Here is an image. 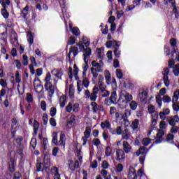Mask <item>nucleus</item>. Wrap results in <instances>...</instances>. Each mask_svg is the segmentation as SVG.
I'll return each instance as SVG.
<instances>
[{
    "label": "nucleus",
    "instance_id": "f257e3e1",
    "mask_svg": "<svg viewBox=\"0 0 179 179\" xmlns=\"http://www.w3.org/2000/svg\"><path fill=\"white\" fill-rule=\"evenodd\" d=\"M77 45L80 52H83V60L85 64L83 65V76H86V72H87V69H89L87 62H89V58H90V55H92V49L89 48V45H90V39L84 36L83 40L80 41Z\"/></svg>",
    "mask_w": 179,
    "mask_h": 179
},
{
    "label": "nucleus",
    "instance_id": "f03ea898",
    "mask_svg": "<svg viewBox=\"0 0 179 179\" xmlns=\"http://www.w3.org/2000/svg\"><path fill=\"white\" fill-rule=\"evenodd\" d=\"M50 80H51V73L48 72L46 73V76L45 78V82H46L45 84V88L48 93L49 97H52L55 92V87L52 85V83H50Z\"/></svg>",
    "mask_w": 179,
    "mask_h": 179
},
{
    "label": "nucleus",
    "instance_id": "7ed1b4c3",
    "mask_svg": "<svg viewBox=\"0 0 179 179\" xmlns=\"http://www.w3.org/2000/svg\"><path fill=\"white\" fill-rule=\"evenodd\" d=\"M66 141V138L65 136V133L61 132L59 136V140L58 141V134L54 132L52 134V143H54L55 146H63L65 148V142Z\"/></svg>",
    "mask_w": 179,
    "mask_h": 179
},
{
    "label": "nucleus",
    "instance_id": "20e7f679",
    "mask_svg": "<svg viewBox=\"0 0 179 179\" xmlns=\"http://www.w3.org/2000/svg\"><path fill=\"white\" fill-rule=\"evenodd\" d=\"M90 86V81L86 76H83V80H77V92L78 94H80V92L83 91L84 87L87 89Z\"/></svg>",
    "mask_w": 179,
    "mask_h": 179
},
{
    "label": "nucleus",
    "instance_id": "39448f33",
    "mask_svg": "<svg viewBox=\"0 0 179 179\" xmlns=\"http://www.w3.org/2000/svg\"><path fill=\"white\" fill-rule=\"evenodd\" d=\"M134 99V96L127 91H121L119 97V103L120 104H124L123 107H126L127 104L131 101Z\"/></svg>",
    "mask_w": 179,
    "mask_h": 179
},
{
    "label": "nucleus",
    "instance_id": "423d86ee",
    "mask_svg": "<svg viewBox=\"0 0 179 179\" xmlns=\"http://www.w3.org/2000/svg\"><path fill=\"white\" fill-rule=\"evenodd\" d=\"M52 73V80L53 82L54 86H57L58 80H62V76H64V71L61 69H52L51 71Z\"/></svg>",
    "mask_w": 179,
    "mask_h": 179
},
{
    "label": "nucleus",
    "instance_id": "0eeeda50",
    "mask_svg": "<svg viewBox=\"0 0 179 179\" xmlns=\"http://www.w3.org/2000/svg\"><path fill=\"white\" fill-rule=\"evenodd\" d=\"M80 110V106L78 103L74 101H70L66 106V113H79Z\"/></svg>",
    "mask_w": 179,
    "mask_h": 179
},
{
    "label": "nucleus",
    "instance_id": "6e6552de",
    "mask_svg": "<svg viewBox=\"0 0 179 179\" xmlns=\"http://www.w3.org/2000/svg\"><path fill=\"white\" fill-rule=\"evenodd\" d=\"M178 97H179V89L176 90L174 92L172 101L173 103L172 107L174 111H179V102H178Z\"/></svg>",
    "mask_w": 179,
    "mask_h": 179
},
{
    "label": "nucleus",
    "instance_id": "1a4fd4ad",
    "mask_svg": "<svg viewBox=\"0 0 179 179\" xmlns=\"http://www.w3.org/2000/svg\"><path fill=\"white\" fill-rule=\"evenodd\" d=\"M79 73V69L76 64L73 65V71L72 70V67H69V76L70 79H73V77L76 79H78V73Z\"/></svg>",
    "mask_w": 179,
    "mask_h": 179
},
{
    "label": "nucleus",
    "instance_id": "9d476101",
    "mask_svg": "<svg viewBox=\"0 0 179 179\" xmlns=\"http://www.w3.org/2000/svg\"><path fill=\"white\" fill-rule=\"evenodd\" d=\"M92 134V129L89 127L85 128V131H84V136L82 138L83 145L85 146L86 143H87V139L90 138V134Z\"/></svg>",
    "mask_w": 179,
    "mask_h": 179
},
{
    "label": "nucleus",
    "instance_id": "9b49d317",
    "mask_svg": "<svg viewBox=\"0 0 179 179\" xmlns=\"http://www.w3.org/2000/svg\"><path fill=\"white\" fill-rule=\"evenodd\" d=\"M166 121H168L169 125H171V127H174L176 126V124L178 122L179 117L178 115L170 116L167 117Z\"/></svg>",
    "mask_w": 179,
    "mask_h": 179
},
{
    "label": "nucleus",
    "instance_id": "f8f14e48",
    "mask_svg": "<svg viewBox=\"0 0 179 179\" xmlns=\"http://www.w3.org/2000/svg\"><path fill=\"white\" fill-rule=\"evenodd\" d=\"M122 146L124 153H131V152H132V146H131V144L128 143V141H123Z\"/></svg>",
    "mask_w": 179,
    "mask_h": 179
},
{
    "label": "nucleus",
    "instance_id": "ddd939ff",
    "mask_svg": "<svg viewBox=\"0 0 179 179\" xmlns=\"http://www.w3.org/2000/svg\"><path fill=\"white\" fill-rule=\"evenodd\" d=\"M125 159V152L121 149L116 150V160L120 162V160H124Z\"/></svg>",
    "mask_w": 179,
    "mask_h": 179
},
{
    "label": "nucleus",
    "instance_id": "4468645a",
    "mask_svg": "<svg viewBox=\"0 0 179 179\" xmlns=\"http://www.w3.org/2000/svg\"><path fill=\"white\" fill-rule=\"evenodd\" d=\"M69 167L71 171H75L76 169H79V162L75 161L73 162V160L69 161Z\"/></svg>",
    "mask_w": 179,
    "mask_h": 179
},
{
    "label": "nucleus",
    "instance_id": "2eb2a0df",
    "mask_svg": "<svg viewBox=\"0 0 179 179\" xmlns=\"http://www.w3.org/2000/svg\"><path fill=\"white\" fill-rule=\"evenodd\" d=\"M99 94V87H94L92 90V93L90 94V99L92 101H96L97 94Z\"/></svg>",
    "mask_w": 179,
    "mask_h": 179
},
{
    "label": "nucleus",
    "instance_id": "dca6fc26",
    "mask_svg": "<svg viewBox=\"0 0 179 179\" xmlns=\"http://www.w3.org/2000/svg\"><path fill=\"white\" fill-rule=\"evenodd\" d=\"M124 171V165L122 164H117L115 166V171H112L113 176H118L119 173Z\"/></svg>",
    "mask_w": 179,
    "mask_h": 179
},
{
    "label": "nucleus",
    "instance_id": "f3484780",
    "mask_svg": "<svg viewBox=\"0 0 179 179\" xmlns=\"http://www.w3.org/2000/svg\"><path fill=\"white\" fill-rule=\"evenodd\" d=\"M148 110L149 114H151V117H155V118H157V117H159L157 112H156L155 109V106H153L152 105H149L148 107Z\"/></svg>",
    "mask_w": 179,
    "mask_h": 179
},
{
    "label": "nucleus",
    "instance_id": "a211bd4d",
    "mask_svg": "<svg viewBox=\"0 0 179 179\" xmlns=\"http://www.w3.org/2000/svg\"><path fill=\"white\" fill-rule=\"evenodd\" d=\"M115 43V50H114V54L116 57V58H120V56L121 55V51L118 50V48H120V45H121V43L120 42H117V41H114V42Z\"/></svg>",
    "mask_w": 179,
    "mask_h": 179
},
{
    "label": "nucleus",
    "instance_id": "6ab92c4d",
    "mask_svg": "<svg viewBox=\"0 0 179 179\" xmlns=\"http://www.w3.org/2000/svg\"><path fill=\"white\" fill-rule=\"evenodd\" d=\"M163 135H164V131L162 129L159 130L157 134L155 143H162V142L163 141Z\"/></svg>",
    "mask_w": 179,
    "mask_h": 179
},
{
    "label": "nucleus",
    "instance_id": "aec40b11",
    "mask_svg": "<svg viewBox=\"0 0 179 179\" xmlns=\"http://www.w3.org/2000/svg\"><path fill=\"white\" fill-rule=\"evenodd\" d=\"M122 139L125 141H129L131 139V133L128 129H126L122 133Z\"/></svg>",
    "mask_w": 179,
    "mask_h": 179
},
{
    "label": "nucleus",
    "instance_id": "412c9836",
    "mask_svg": "<svg viewBox=\"0 0 179 179\" xmlns=\"http://www.w3.org/2000/svg\"><path fill=\"white\" fill-rule=\"evenodd\" d=\"M91 106L93 113H97L98 110H99L100 111H103L104 110L103 106H99V105H97V103H96V102H92L91 103Z\"/></svg>",
    "mask_w": 179,
    "mask_h": 179
},
{
    "label": "nucleus",
    "instance_id": "4be33fe9",
    "mask_svg": "<svg viewBox=\"0 0 179 179\" xmlns=\"http://www.w3.org/2000/svg\"><path fill=\"white\" fill-rule=\"evenodd\" d=\"M73 54V57H76L79 54V49L78 47L72 46L70 49L69 53L68 54L69 58H71V54Z\"/></svg>",
    "mask_w": 179,
    "mask_h": 179
},
{
    "label": "nucleus",
    "instance_id": "5701e85b",
    "mask_svg": "<svg viewBox=\"0 0 179 179\" xmlns=\"http://www.w3.org/2000/svg\"><path fill=\"white\" fill-rule=\"evenodd\" d=\"M92 66H94L95 68V69L94 68V69L97 72H103V64L96 63L95 61H94L92 62Z\"/></svg>",
    "mask_w": 179,
    "mask_h": 179
},
{
    "label": "nucleus",
    "instance_id": "b1692460",
    "mask_svg": "<svg viewBox=\"0 0 179 179\" xmlns=\"http://www.w3.org/2000/svg\"><path fill=\"white\" fill-rule=\"evenodd\" d=\"M50 164L51 162L50 161V158H48V157H45L43 159V166L45 169V171H48V170H50Z\"/></svg>",
    "mask_w": 179,
    "mask_h": 179
},
{
    "label": "nucleus",
    "instance_id": "393cba45",
    "mask_svg": "<svg viewBox=\"0 0 179 179\" xmlns=\"http://www.w3.org/2000/svg\"><path fill=\"white\" fill-rule=\"evenodd\" d=\"M129 171V178L136 179L138 176H136V172L135 171V169H134L132 166H130Z\"/></svg>",
    "mask_w": 179,
    "mask_h": 179
},
{
    "label": "nucleus",
    "instance_id": "a878e982",
    "mask_svg": "<svg viewBox=\"0 0 179 179\" xmlns=\"http://www.w3.org/2000/svg\"><path fill=\"white\" fill-rule=\"evenodd\" d=\"M59 103L61 108H64L66 104V96L62 95L59 99Z\"/></svg>",
    "mask_w": 179,
    "mask_h": 179
},
{
    "label": "nucleus",
    "instance_id": "bb28decb",
    "mask_svg": "<svg viewBox=\"0 0 179 179\" xmlns=\"http://www.w3.org/2000/svg\"><path fill=\"white\" fill-rule=\"evenodd\" d=\"M52 173L54 174V179H61V175H59V171L57 166H53L52 168Z\"/></svg>",
    "mask_w": 179,
    "mask_h": 179
},
{
    "label": "nucleus",
    "instance_id": "cd10ccee",
    "mask_svg": "<svg viewBox=\"0 0 179 179\" xmlns=\"http://www.w3.org/2000/svg\"><path fill=\"white\" fill-rule=\"evenodd\" d=\"M69 96L70 99H74L75 97V87H73V85L69 86Z\"/></svg>",
    "mask_w": 179,
    "mask_h": 179
},
{
    "label": "nucleus",
    "instance_id": "c85d7f7f",
    "mask_svg": "<svg viewBox=\"0 0 179 179\" xmlns=\"http://www.w3.org/2000/svg\"><path fill=\"white\" fill-rule=\"evenodd\" d=\"M117 92L113 91L111 93L110 97V103L111 104H115V103H117Z\"/></svg>",
    "mask_w": 179,
    "mask_h": 179
},
{
    "label": "nucleus",
    "instance_id": "c756f323",
    "mask_svg": "<svg viewBox=\"0 0 179 179\" xmlns=\"http://www.w3.org/2000/svg\"><path fill=\"white\" fill-rule=\"evenodd\" d=\"M91 73L93 76L92 82L94 83H96V82H97V78L99 77V74L97 73V71H96V69H94V68L91 69Z\"/></svg>",
    "mask_w": 179,
    "mask_h": 179
},
{
    "label": "nucleus",
    "instance_id": "7c9ffc66",
    "mask_svg": "<svg viewBox=\"0 0 179 179\" xmlns=\"http://www.w3.org/2000/svg\"><path fill=\"white\" fill-rule=\"evenodd\" d=\"M149 152V150H147L145 147H141L137 152H136V156L139 155H146Z\"/></svg>",
    "mask_w": 179,
    "mask_h": 179
},
{
    "label": "nucleus",
    "instance_id": "2f4dec72",
    "mask_svg": "<svg viewBox=\"0 0 179 179\" xmlns=\"http://www.w3.org/2000/svg\"><path fill=\"white\" fill-rule=\"evenodd\" d=\"M101 127L103 129H104V128H106L107 129H111V124L108 120H105L103 122H101Z\"/></svg>",
    "mask_w": 179,
    "mask_h": 179
},
{
    "label": "nucleus",
    "instance_id": "473e14b6",
    "mask_svg": "<svg viewBox=\"0 0 179 179\" xmlns=\"http://www.w3.org/2000/svg\"><path fill=\"white\" fill-rule=\"evenodd\" d=\"M76 122V116H75V115H72L68 120V124L69 125H71L72 127H73V125H75Z\"/></svg>",
    "mask_w": 179,
    "mask_h": 179
},
{
    "label": "nucleus",
    "instance_id": "72a5a7b5",
    "mask_svg": "<svg viewBox=\"0 0 179 179\" xmlns=\"http://www.w3.org/2000/svg\"><path fill=\"white\" fill-rule=\"evenodd\" d=\"M141 101H145L148 99V92L143 91L138 94Z\"/></svg>",
    "mask_w": 179,
    "mask_h": 179
},
{
    "label": "nucleus",
    "instance_id": "f704fd0d",
    "mask_svg": "<svg viewBox=\"0 0 179 179\" xmlns=\"http://www.w3.org/2000/svg\"><path fill=\"white\" fill-rule=\"evenodd\" d=\"M15 160L10 159V161L8 163V169L10 173H13V171H15Z\"/></svg>",
    "mask_w": 179,
    "mask_h": 179
},
{
    "label": "nucleus",
    "instance_id": "c9c22d12",
    "mask_svg": "<svg viewBox=\"0 0 179 179\" xmlns=\"http://www.w3.org/2000/svg\"><path fill=\"white\" fill-rule=\"evenodd\" d=\"M69 27L73 33V34H74V36H79V34H80V31H79V28L78 27H74L72 29V24H69Z\"/></svg>",
    "mask_w": 179,
    "mask_h": 179
},
{
    "label": "nucleus",
    "instance_id": "e433bc0d",
    "mask_svg": "<svg viewBox=\"0 0 179 179\" xmlns=\"http://www.w3.org/2000/svg\"><path fill=\"white\" fill-rule=\"evenodd\" d=\"M21 15L24 17V19H26V17H27V15H29V6H27L22 9Z\"/></svg>",
    "mask_w": 179,
    "mask_h": 179
},
{
    "label": "nucleus",
    "instance_id": "4c0bfd02",
    "mask_svg": "<svg viewBox=\"0 0 179 179\" xmlns=\"http://www.w3.org/2000/svg\"><path fill=\"white\" fill-rule=\"evenodd\" d=\"M104 74L105 79L106 80V83H108V85H110V82L111 80V74L110 73V71L106 70L104 71Z\"/></svg>",
    "mask_w": 179,
    "mask_h": 179
},
{
    "label": "nucleus",
    "instance_id": "58836bf2",
    "mask_svg": "<svg viewBox=\"0 0 179 179\" xmlns=\"http://www.w3.org/2000/svg\"><path fill=\"white\" fill-rule=\"evenodd\" d=\"M129 107L131 110H132V111H135V110L138 108V102H136V101H131L129 103Z\"/></svg>",
    "mask_w": 179,
    "mask_h": 179
},
{
    "label": "nucleus",
    "instance_id": "ea45409f",
    "mask_svg": "<svg viewBox=\"0 0 179 179\" xmlns=\"http://www.w3.org/2000/svg\"><path fill=\"white\" fill-rule=\"evenodd\" d=\"M11 41H15L17 44V34L15 31H11Z\"/></svg>",
    "mask_w": 179,
    "mask_h": 179
},
{
    "label": "nucleus",
    "instance_id": "a19ab883",
    "mask_svg": "<svg viewBox=\"0 0 179 179\" xmlns=\"http://www.w3.org/2000/svg\"><path fill=\"white\" fill-rule=\"evenodd\" d=\"M173 73L175 76H179V64H176L173 67Z\"/></svg>",
    "mask_w": 179,
    "mask_h": 179
},
{
    "label": "nucleus",
    "instance_id": "79ce46f5",
    "mask_svg": "<svg viewBox=\"0 0 179 179\" xmlns=\"http://www.w3.org/2000/svg\"><path fill=\"white\" fill-rule=\"evenodd\" d=\"M34 36L31 34V32H29L27 34V41L29 43V45H31V44H33V41H34Z\"/></svg>",
    "mask_w": 179,
    "mask_h": 179
},
{
    "label": "nucleus",
    "instance_id": "37998d69",
    "mask_svg": "<svg viewBox=\"0 0 179 179\" xmlns=\"http://www.w3.org/2000/svg\"><path fill=\"white\" fill-rule=\"evenodd\" d=\"M163 80L166 87H169V86H170V80L169 79V76H164L163 77Z\"/></svg>",
    "mask_w": 179,
    "mask_h": 179
},
{
    "label": "nucleus",
    "instance_id": "c03bdc74",
    "mask_svg": "<svg viewBox=\"0 0 179 179\" xmlns=\"http://www.w3.org/2000/svg\"><path fill=\"white\" fill-rule=\"evenodd\" d=\"M138 127H139V120H135L131 123V128L132 129L135 130V129H138Z\"/></svg>",
    "mask_w": 179,
    "mask_h": 179
},
{
    "label": "nucleus",
    "instance_id": "a18cd8bd",
    "mask_svg": "<svg viewBox=\"0 0 179 179\" xmlns=\"http://www.w3.org/2000/svg\"><path fill=\"white\" fill-rule=\"evenodd\" d=\"M152 140L148 138H145L143 139V141H141L142 145H143L144 146H148L150 143H151Z\"/></svg>",
    "mask_w": 179,
    "mask_h": 179
},
{
    "label": "nucleus",
    "instance_id": "49530a36",
    "mask_svg": "<svg viewBox=\"0 0 179 179\" xmlns=\"http://www.w3.org/2000/svg\"><path fill=\"white\" fill-rule=\"evenodd\" d=\"M98 87L101 92H105L106 84L104 83H98Z\"/></svg>",
    "mask_w": 179,
    "mask_h": 179
},
{
    "label": "nucleus",
    "instance_id": "de8ad7c7",
    "mask_svg": "<svg viewBox=\"0 0 179 179\" xmlns=\"http://www.w3.org/2000/svg\"><path fill=\"white\" fill-rule=\"evenodd\" d=\"M36 169L38 171H44V170L45 171V169L44 168V164L41 163H37Z\"/></svg>",
    "mask_w": 179,
    "mask_h": 179
},
{
    "label": "nucleus",
    "instance_id": "09e8293b",
    "mask_svg": "<svg viewBox=\"0 0 179 179\" xmlns=\"http://www.w3.org/2000/svg\"><path fill=\"white\" fill-rule=\"evenodd\" d=\"M1 15L4 17V19H8L9 17V13L6 11V9L3 8L1 9Z\"/></svg>",
    "mask_w": 179,
    "mask_h": 179
},
{
    "label": "nucleus",
    "instance_id": "8fccbe9b",
    "mask_svg": "<svg viewBox=\"0 0 179 179\" xmlns=\"http://www.w3.org/2000/svg\"><path fill=\"white\" fill-rule=\"evenodd\" d=\"M162 96L160 95L156 96V103L158 104L159 107H162Z\"/></svg>",
    "mask_w": 179,
    "mask_h": 179
},
{
    "label": "nucleus",
    "instance_id": "3c124183",
    "mask_svg": "<svg viewBox=\"0 0 179 179\" xmlns=\"http://www.w3.org/2000/svg\"><path fill=\"white\" fill-rule=\"evenodd\" d=\"M15 82L16 83H20V82H22V79H20V73L19 71L15 72Z\"/></svg>",
    "mask_w": 179,
    "mask_h": 179
},
{
    "label": "nucleus",
    "instance_id": "603ef678",
    "mask_svg": "<svg viewBox=\"0 0 179 179\" xmlns=\"http://www.w3.org/2000/svg\"><path fill=\"white\" fill-rule=\"evenodd\" d=\"M111 148L110 147H106L105 150V155L107 156V157H110L111 156Z\"/></svg>",
    "mask_w": 179,
    "mask_h": 179
},
{
    "label": "nucleus",
    "instance_id": "864d4df0",
    "mask_svg": "<svg viewBox=\"0 0 179 179\" xmlns=\"http://www.w3.org/2000/svg\"><path fill=\"white\" fill-rule=\"evenodd\" d=\"M38 122H37L36 120H34V133L37 134V131H38Z\"/></svg>",
    "mask_w": 179,
    "mask_h": 179
},
{
    "label": "nucleus",
    "instance_id": "5fc2aeb1",
    "mask_svg": "<svg viewBox=\"0 0 179 179\" xmlns=\"http://www.w3.org/2000/svg\"><path fill=\"white\" fill-rule=\"evenodd\" d=\"M92 143L93 145H94V146H96V147L100 146V145H101V142L99 138H94L92 141Z\"/></svg>",
    "mask_w": 179,
    "mask_h": 179
},
{
    "label": "nucleus",
    "instance_id": "6e6d98bb",
    "mask_svg": "<svg viewBox=\"0 0 179 179\" xmlns=\"http://www.w3.org/2000/svg\"><path fill=\"white\" fill-rule=\"evenodd\" d=\"M43 125H47L48 124V115L45 113L43 115Z\"/></svg>",
    "mask_w": 179,
    "mask_h": 179
},
{
    "label": "nucleus",
    "instance_id": "4d7b16f0",
    "mask_svg": "<svg viewBox=\"0 0 179 179\" xmlns=\"http://www.w3.org/2000/svg\"><path fill=\"white\" fill-rule=\"evenodd\" d=\"M166 127H167V124L166 123V122L164 120L161 121L159 123V128L161 129H166Z\"/></svg>",
    "mask_w": 179,
    "mask_h": 179
},
{
    "label": "nucleus",
    "instance_id": "13d9d810",
    "mask_svg": "<svg viewBox=\"0 0 179 179\" xmlns=\"http://www.w3.org/2000/svg\"><path fill=\"white\" fill-rule=\"evenodd\" d=\"M26 100L27 103H32L33 102V96L31 94L27 93L26 96Z\"/></svg>",
    "mask_w": 179,
    "mask_h": 179
},
{
    "label": "nucleus",
    "instance_id": "bf43d9fd",
    "mask_svg": "<svg viewBox=\"0 0 179 179\" xmlns=\"http://www.w3.org/2000/svg\"><path fill=\"white\" fill-rule=\"evenodd\" d=\"M56 115H57V108L52 107L50 108V115H51V117H55Z\"/></svg>",
    "mask_w": 179,
    "mask_h": 179
},
{
    "label": "nucleus",
    "instance_id": "052dcab7",
    "mask_svg": "<svg viewBox=\"0 0 179 179\" xmlns=\"http://www.w3.org/2000/svg\"><path fill=\"white\" fill-rule=\"evenodd\" d=\"M101 167L104 169H108V167H110V164H108V162L107 161L104 160L102 162Z\"/></svg>",
    "mask_w": 179,
    "mask_h": 179
},
{
    "label": "nucleus",
    "instance_id": "680f3d73",
    "mask_svg": "<svg viewBox=\"0 0 179 179\" xmlns=\"http://www.w3.org/2000/svg\"><path fill=\"white\" fill-rule=\"evenodd\" d=\"M116 75H117L118 79H121L124 76V75L122 74V71L120 69L116 70Z\"/></svg>",
    "mask_w": 179,
    "mask_h": 179
},
{
    "label": "nucleus",
    "instance_id": "e2e57ef3",
    "mask_svg": "<svg viewBox=\"0 0 179 179\" xmlns=\"http://www.w3.org/2000/svg\"><path fill=\"white\" fill-rule=\"evenodd\" d=\"M170 44L171 45V47H173V48H174L175 47L177 46V40H176V38H171L170 40Z\"/></svg>",
    "mask_w": 179,
    "mask_h": 179
},
{
    "label": "nucleus",
    "instance_id": "0e129e2a",
    "mask_svg": "<svg viewBox=\"0 0 179 179\" xmlns=\"http://www.w3.org/2000/svg\"><path fill=\"white\" fill-rule=\"evenodd\" d=\"M41 108L43 110V111H45L47 110V103L45 101H42L41 102Z\"/></svg>",
    "mask_w": 179,
    "mask_h": 179
},
{
    "label": "nucleus",
    "instance_id": "69168bd1",
    "mask_svg": "<svg viewBox=\"0 0 179 179\" xmlns=\"http://www.w3.org/2000/svg\"><path fill=\"white\" fill-rule=\"evenodd\" d=\"M162 101H164V103H170V101H171V98H170V96H164L162 98Z\"/></svg>",
    "mask_w": 179,
    "mask_h": 179
},
{
    "label": "nucleus",
    "instance_id": "338daca9",
    "mask_svg": "<svg viewBox=\"0 0 179 179\" xmlns=\"http://www.w3.org/2000/svg\"><path fill=\"white\" fill-rule=\"evenodd\" d=\"M178 132V127L177 126H172L171 129V134H177Z\"/></svg>",
    "mask_w": 179,
    "mask_h": 179
},
{
    "label": "nucleus",
    "instance_id": "774afa93",
    "mask_svg": "<svg viewBox=\"0 0 179 179\" xmlns=\"http://www.w3.org/2000/svg\"><path fill=\"white\" fill-rule=\"evenodd\" d=\"M131 115V110L126 109L124 111V114L123 115V117L124 118H128V117H130Z\"/></svg>",
    "mask_w": 179,
    "mask_h": 179
}]
</instances>
